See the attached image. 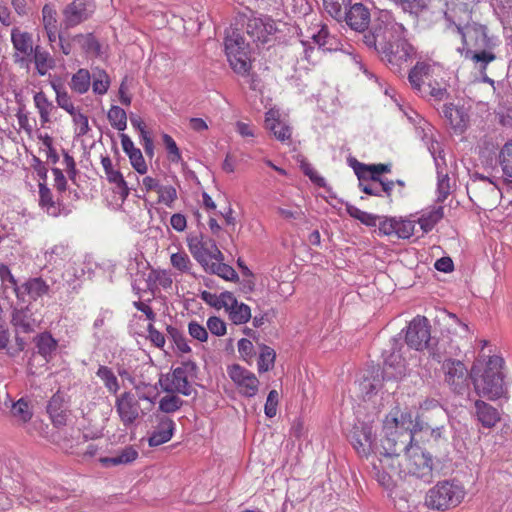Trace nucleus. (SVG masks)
<instances>
[{
	"label": "nucleus",
	"instance_id": "f257e3e1",
	"mask_svg": "<svg viewBox=\"0 0 512 512\" xmlns=\"http://www.w3.org/2000/svg\"><path fill=\"white\" fill-rule=\"evenodd\" d=\"M419 430L431 431V434H440V428L436 424L425 423L421 425L419 421L414 423L412 414L408 411H402L399 407H394L385 416L383 421L384 436L381 439L379 457L373 462V472H377L391 467L413 444L414 435Z\"/></svg>",
	"mask_w": 512,
	"mask_h": 512
},
{
	"label": "nucleus",
	"instance_id": "f03ea898",
	"mask_svg": "<svg viewBox=\"0 0 512 512\" xmlns=\"http://www.w3.org/2000/svg\"><path fill=\"white\" fill-rule=\"evenodd\" d=\"M433 471V460L419 445H411L409 449L392 464L391 467L377 472L378 483L386 489L396 486L399 480L408 476L419 479H430Z\"/></svg>",
	"mask_w": 512,
	"mask_h": 512
},
{
	"label": "nucleus",
	"instance_id": "7ed1b4c3",
	"mask_svg": "<svg viewBox=\"0 0 512 512\" xmlns=\"http://www.w3.org/2000/svg\"><path fill=\"white\" fill-rule=\"evenodd\" d=\"M187 246L206 273L215 274L226 281L235 282L239 279L235 269L223 262L224 255L215 240L203 235L188 237Z\"/></svg>",
	"mask_w": 512,
	"mask_h": 512
},
{
	"label": "nucleus",
	"instance_id": "20e7f679",
	"mask_svg": "<svg viewBox=\"0 0 512 512\" xmlns=\"http://www.w3.org/2000/svg\"><path fill=\"white\" fill-rule=\"evenodd\" d=\"M466 496L467 489L460 480L444 479L428 489L424 505L430 510L445 512L460 506Z\"/></svg>",
	"mask_w": 512,
	"mask_h": 512
},
{
	"label": "nucleus",
	"instance_id": "39448f33",
	"mask_svg": "<svg viewBox=\"0 0 512 512\" xmlns=\"http://www.w3.org/2000/svg\"><path fill=\"white\" fill-rule=\"evenodd\" d=\"M503 363L501 357L491 356L487 360L483 372L480 375L473 369L474 387L479 396L489 400H496L504 395Z\"/></svg>",
	"mask_w": 512,
	"mask_h": 512
},
{
	"label": "nucleus",
	"instance_id": "423d86ee",
	"mask_svg": "<svg viewBox=\"0 0 512 512\" xmlns=\"http://www.w3.org/2000/svg\"><path fill=\"white\" fill-rule=\"evenodd\" d=\"M224 46L228 62L233 71L240 75L247 74L251 64L248 58V44L242 34L237 29H228Z\"/></svg>",
	"mask_w": 512,
	"mask_h": 512
},
{
	"label": "nucleus",
	"instance_id": "0eeeda50",
	"mask_svg": "<svg viewBox=\"0 0 512 512\" xmlns=\"http://www.w3.org/2000/svg\"><path fill=\"white\" fill-rule=\"evenodd\" d=\"M196 375V363L191 360L183 361L180 366L174 368L172 372L167 375L165 381L161 383V386L166 392L189 396L194 391L192 382L196 378Z\"/></svg>",
	"mask_w": 512,
	"mask_h": 512
},
{
	"label": "nucleus",
	"instance_id": "6e6552de",
	"mask_svg": "<svg viewBox=\"0 0 512 512\" xmlns=\"http://www.w3.org/2000/svg\"><path fill=\"white\" fill-rule=\"evenodd\" d=\"M432 66L425 62H418L409 72L411 86L423 97L431 96L436 100H442L446 95V89L438 82H432Z\"/></svg>",
	"mask_w": 512,
	"mask_h": 512
},
{
	"label": "nucleus",
	"instance_id": "1a4fd4ad",
	"mask_svg": "<svg viewBox=\"0 0 512 512\" xmlns=\"http://www.w3.org/2000/svg\"><path fill=\"white\" fill-rule=\"evenodd\" d=\"M467 192L469 198L484 209L496 206L501 194L497 185L484 176L473 177L467 185Z\"/></svg>",
	"mask_w": 512,
	"mask_h": 512
},
{
	"label": "nucleus",
	"instance_id": "9d476101",
	"mask_svg": "<svg viewBox=\"0 0 512 512\" xmlns=\"http://www.w3.org/2000/svg\"><path fill=\"white\" fill-rule=\"evenodd\" d=\"M416 220L403 217H382L378 223L379 234L396 239H409L415 233Z\"/></svg>",
	"mask_w": 512,
	"mask_h": 512
},
{
	"label": "nucleus",
	"instance_id": "9b49d317",
	"mask_svg": "<svg viewBox=\"0 0 512 512\" xmlns=\"http://www.w3.org/2000/svg\"><path fill=\"white\" fill-rule=\"evenodd\" d=\"M139 400L131 391H125L116 397L115 409L124 426L132 425L143 414Z\"/></svg>",
	"mask_w": 512,
	"mask_h": 512
},
{
	"label": "nucleus",
	"instance_id": "f8f14e48",
	"mask_svg": "<svg viewBox=\"0 0 512 512\" xmlns=\"http://www.w3.org/2000/svg\"><path fill=\"white\" fill-rule=\"evenodd\" d=\"M227 373L241 395L254 397L257 394L260 382L253 372L233 364L227 368Z\"/></svg>",
	"mask_w": 512,
	"mask_h": 512
},
{
	"label": "nucleus",
	"instance_id": "ddd939ff",
	"mask_svg": "<svg viewBox=\"0 0 512 512\" xmlns=\"http://www.w3.org/2000/svg\"><path fill=\"white\" fill-rule=\"evenodd\" d=\"M430 325L424 316L413 318L406 331L405 341L410 348L417 351L424 350L430 341Z\"/></svg>",
	"mask_w": 512,
	"mask_h": 512
},
{
	"label": "nucleus",
	"instance_id": "4468645a",
	"mask_svg": "<svg viewBox=\"0 0 512 512\" xmlns=\"http://www.w3.org/2000/svg\"><path fill=\"white\" fill-rule=\"evenodd\" d=\"M276 31V23L269 16L251 17L246 25L247 34L257 45L269 43Z\"/></svg>",
	"mask_w": 512,
	"mask_h": 512
},
{
	"label": "nucleus",
	"instance_id": "2eb2a0df",
	"mask_svg": "<svg viewBox=\"0 0 512 512\" xmlns=\"http://www.w3.org/2000/svg\"><path fill=\"white\" fill-rule=\"evenodd\" d=\"M445 382L454 390L461 391L467 385L468 369L457 359H445L442 364Z\"/></svg>",
	"mask_w": 512,
	"mask_h": 512
},
{
	"label": "nucleus",
	"instance_id": "dca6fc26",
	"mask_svg": "<svg viewBox=\"0 0 512 512\" xmlns=\"http://www.w3.org/2000/svg\"><path fill=\"white\" fill-rule=\"evenodd\" d=\"M93 13L90 0H74L63 10V25L66 29L75 27L87 20Z\"/></svg>",
	"mask_w": 512,
	"mask_h": 512
},
{
	"label": "nucleus",
	"instance_id": "f3484780",
	"mask_svg": "<svg viewBox=\"0 0 512 512\" xmlns=\"http://www.w3.org/2000/svg\"><path fill=\"white\" fill-rule=\"evenodd\" d=\"M264 127L281 143L287 145L291 144L292 128L281 119L278 110L269 109L265 113Z\"/></svg>",
	"mask_w": 512,
	"mask_h": 512
},
{
	"label": "nucleus",
	"instance_id": "a211bd4d",
	"mask_svg": "<svg viewBox=\"0 0 512 512\" xmlns=\"http://www.w3.org/2000/svg\"><path fill=\"white\" fill-rule=\"evenodd\" d=\"M352 443L357 454L361 457H368L373 452L375 433L368 425L355 426L350 434Z\"/></svg>",
	"mask_w": 512,
	"mask_h": 512
},
{
	"label": "nucleus",
	"instance_id": "6ab92c4d",
	"mask_svg": "<svg viewBox=\"0 0 512 512\" xmlns=\"http://www.w3.org/2000/svg\"><path fill=\"white\" fill-rule=\"evenodd\" d=\"M11 43L13 45L15 61H25L32 55L33 50V37L32 34L21 30L19 27H14L11 30Z\"/></svg>",
	"mask_w": 512,
	"mask_h": 512
},
{
	"label": "nucleus",
	"instance_id": "aec40b11",
	"mask_svg": "<svg viewBox=\"0 0 512 512\" xmlns=\"http://www.w3.org/2000/svg\"><path fill=\"white\" fill-rule=\"evenodd\" d=\"M36 353L42 357L43 363L40 365L44 367L54 358L58 349V341L48 331L37 334L33 338Z\"/></svg>",
	"mask_w": 512,
	"mask_h": 512
},
{
	"label": "nucleus",
	"instance_id": "412c9836",
	"mask_svg": "<svg viewBox=\"0 0 512 512\" xmlns=\"http://www.w3.org/2000/svg\"><path fill=\"white\" fill-rule=\"evenodd\" d=\"M346 24L353 30L362 32L370 22V13L361 3H355L343 14Z\"/></svg>",
	"mask_w": 512,
	"mask_h": 512
},
{
	"label": "nucleus",
	"instance_id": "4be33fe9",
	"mask_svg": "<svg viewBox=\"0 0 512 512\" xmlns=\"http://www.w3.org/2000/svg\"><path fill=\"white\" fill-rule=\"evenodd\" d=\"M174 430L175 423L171 418L167 416L159 417L157 425L149 436V446L156 447L167 443L171 440Z\"/></svg>",
	"mask_w": 512,
	"mask_h": 512
},
{
	"label": "nucleus",
	"instance_id": "5701e85b",
	"mask_svg": "<svg viewBox=\"0 0 512 512\" xmlns=\"http://www.w3.org/2000/svg\"><path fill=\"white\" fill-rule=\"evenodd\" d=\"M457 30H458L459 34L461 35L462 42L464 45L462 49L459 48V51L461 53H463L465 51L466 58L470 57L473 61H475L477 63H481L480 64L481 69H483V70L486 69L487 64L494 61L496 56L492 52H489L486 50L472 53V51L469 49L468 39H472L473 34H476V31L464 32L463 29L460 27H457Z\"/></svg>",
	"mask_w": 512,
	"mask_h": 512
},
{
	"label": "nucleus",
	"instance_id": "b1692460",
	"mask_svg": "<svg viewBox=\"0 0 512 512\" xmlns=\"http://www.w3.org/2000/svg\"><path fill=\"white\" fill-rule=\"evenodd\" d=\"M39 188V207L49 216L58 217L61 214L62 204L59 201L54 200L52 190L47 186L46 183L40 182Z\"/></svg>",
	"mask_w": 512,
	"mask_h": 512
},
{
	"label": "nucleus",
	"instance_id": "393cba45",
	"mask_svg": "<svg viewBox=\"0 0 512 512\" xmlns=\"http://www.w3.org/2000/svg\"><path fill=\"white\" fill-rule=\"evenodd\" d=\"M306 37L311 38L323 50L332 51L337 48L334 37L330 35L324 24H315L313 27H309Z\"/></svg>",
	"mask_w": 512,
	"mask_h": 512
},
{
	"label": "nucleus",
	"instance_id": "a878e982",
	"mask_svg": "<svg viewBox=\"0 0 512 512\" xmlns=\"http://www.w3.org/2000/svg\"><path fill=\"white\" fill-rule=\"evenodd\" d=\"M20 288L22 291V298L20 300H24V296L27 294L32 300L36 301L50 292V285L41 277L28 279Z\"/></svg>",
	"mask_w": 512,
	"mask_h": 512
},
{
	"label": "nucleus",
	"instance_id": "bb28decb",
	"mask_svg": "<svg viewBox=\"0 0 512 512\" xmlns=\"http://www.w3.org/2000/svg\"><path fill=\"white\" fill-rule=\"evenodd\" d=\"M475 408L477 419L485 428H493L501 419L499 411L482 400L475 402Z\"/></svg>",
	"mask_w": 512,
	"mask_h": 512
},
{
	"label": "nucleus",
	"instance_id": "cd10ccee",
	"mask_svg": "<svg viewBox=\"0 0 512 512\" xmlns=\"http://www.w3.org/2000/svg\"><path fill=\"white\" fill-rule=\"evenodd\" d=\"M138 458V451L132 446L122 449L117 455L112 457H101L100 463L105 466H118L132 463Z\"/></svg>",
	"mask_w": 512,
	"mask_h": 512
},
{
	"label": "nucleus",
	"instance_id": "c85d7f7f",
	"mask_svg": "<svg viewBox=\"0 0 512 512\" xmlns=\"http://www.w3.org/2000/svg\"><path fill=\"white\" fill-rule=\"evenodd\" d=\"M32 55L36 71L40 76H45L49 70L54 68V59L50 53L41 46L37 45L33 50Z\"/></svg>",
	"mask_w": 512,
	"mask_h": 512
},
{
	"label": "nucleus",
	"instance_id": "c756f323",
	"mask_svg": "<svg viewBox=\"0 0 512 512\" xmlns=\"http://www.w3.org/2000/svg\"><path fill=\"white\" fill-rule=\"evenodd\" d=\"M415 54L413 46L406 40H399L395 45H391V52L388 55L390 63L400 64L411 59Z\"/></svg>",
	"mask_w": 512,
	"mask_h": 512
},
{
	"label": "nucleus",
	"instance_id": "7c9ffc66",
	"mask_svg": "<svg viewBox=\"0 0 512 512\" xmlns=\"http://www.w3.org/2000/svg\"><path fill=\"white\" fill-rule=\"evenodd\" d=\"M34 105L39 113L42 126L50 122L54 105L43 91L36 92L33 96Z\"/></svg>",
	"mask_w": 512,
	"mask_h": 512
},
{
	"label": "nucleus",
	"instance_id": "2f4dec72",
	"mask_svg": "<svg viewBox=\"0 0 512 512\" xmlns=\"http://www.w3.org/2000/svg\"><path fill=\"white\" fill-rule=\"evenodd\" d=\"M70 89L80 95L89 91L91 86V73L88 69L80 68L71 77L69 82Z\"/></svg>",
	"mask_w": 512,
	"mask_h": 512
},
{
	"label": "nucleus",
	"instance_id": "473e14b6",
	"mask_svg": "<svg viewBox=\"0 0 512 512\" xmlns=\"http://www.w3.org/2000/svg\"><path fill=\"white\" fill-rule=\"evenodd\" d=\"M201 299L216 309H225L226 306H231L235 303V296L229 291L222 292L219 295L209 291H203L201 293Z\"/></svg>",
	"mask_w": 512,
	"mask_h": 512
},
{
	"label": "nucleus",
	"instance_id": "72a5a7b5",
	"mask_svg": "<svg viewBox=\"0 0 512 512\" xmlns=\"http://www.w3.org/2000/svg\"><path fill=\"white\" fill-rule=\"evenodd\" d=\"M225 311L229 315V319L236 325L245 324L251 318V309L245 303H239L235 298V303L226 306Z\"/></svg>",
	"mask_w": 512,
	"mask_h": 512
},
{
	"label": "nucleus",
	"instance_id": "f704fd0d",
	"mask_svg": "<svg viewBox=\"0 0 512 512\" xmlns=\"http://www.w3.org/2000/svg\"><path fill=\"white\" fill-rule=\"evenodd\" d=\"M111 85L108 73L104 69L95 68L91 74V86L95 95H105Z\"/></svg>",
	"mask_w": 512,
	"mask_h": 512
},
{
	"label": "nucleus",
	"instance_id": "c9c22d12",
	"mask_svg": "<svg viewBox=\"0 0 512 512\" xmlns=\"http://www.w3.org/2000/svg\"><path fill=\"white\" fill-rule=\"evenodd\" d=\"M72 42L78 44L87 55L99 56L101 53V45L91 33L77 34L73 36Z\"/></svg>",
	"mask_w": 512,
	"mask_h": 512
},
{
	"label": "nucleus",
	"instance_id": "e433bc0d",
	"mask_svg": "<svg viewBox=\"0 0 512 512\" xmlns=\"http://www.w3.org/2000/svg\"><path fill=\"white\" fill-rule=\"evenodd\" d=\"M97 377L103 382L107 391L116 395L120 389L119 381L113 370L105 365H100L96 372Z\"/></svg>",
	"mask_w": 512,
	"mask_h": 512
},
{
	"label": "nucleus",
	"instance_id": "4c0bfd02",
	"mask_svg": "<svg viewBox=\"0 0 512 512\" xmlns=\"http://www.w3.org/2000/svg\"><path fill=\"white\" fill-rule=\"evenodd\" d=\"M170 264L180 274H192L194 267L189 255L183 250L171 253Z\"/></svg>",
	"mask_w": 512,
	"mask_h": 512
},
{
	"label": "nucleus",
	"instance_id": "58836bf2",
	"mask_svg": "<svg viewBox=\"0 0 512 512\" xmlns=\"http://www.w3.org/2000/svg\"><path fill=\"white\" fill-rule=\"evenodd\" d=\"M51 87L55 92V98L57 105L65 110L68 114L73 113V110L76 108L74 106L73 100L69 93L66 91L64 86L61 83L51 82Z\"/></svg>",
	"mask_w": 512,
	"mask_h": 512
},
{
	"label": "nucleus",
	"instance_id": "ea45409f",
	"mask_svg": "<svg viewBox=\"0 0 512 512\" xmlns=\"http://www.w3.org/2000/svg\"><path fill=\"white\" fill-rule=\"evenodd\" d=\"M105 175L108 182L115 185L114 191L120 195L122 200H125L129 196L130 189L122 173L113 168L105 173Z\"/></svg>",
	"mask_w": 512,
	"mask_h": 512
},
{
	"label": "nucleus",
	"instance_id": "a19ab883",
	"mask_svg": "<svg viewBox=\"0 0 512 512\" xmlns=\"http://www.w3.org/2000/svg\"><path fill=\"white\" fill-rule=\"evenodd\" d=\"M107 118L114 129L118 131H124L126 129L127 114L123 108L112 105L107 113Z\"/></svg>",
	"mask_w": 512,
	"mask_h": 512
},
{
	"label": "nucleus",
	"instance_id": "79ce46f5",
	"mask_svg": "<svg viewBox=\"0 0 512 512\" xmlns=\"http://www.w3.org/2000/svg\"><path fill=\"white\" fill-rule=\"evenodd\" d=\"M443 218V208L438 207L422 215L416 223L420 225V228L424 233L430 232L435 225Z\"/></svg>",
	"mask_w": 512,
	"mask_h": 512
},
{
	"label": "nucleus",
	"instance_id": "37998d69",
	"mask_svg": "<svg viewBox=\"0 0 512 512\" xmlns=\"http://www.w3.org/2000/svg\"><path fill=\"white\" fill-rule=\"evenodd\" d=\"M275 359V350L269 346L263 345L261 347L257 363L259 373L271 370L274 367Z\"/></svg>",
	"mask_w": 512,
	"mask_h": 512
},
{
	"label": "nucleus",
	"instance_id": "c03bdc74",
	"mask_svg": "<svg viewBox=\"0 0 512 512\" xmlns=\"http://www.w3.org/2000/svg\"><path fill=\"white\" fill-rule=\"evenodd\" d=\"M499 162L504 175L512 182V140L502 147L499 154Z\"/></svg>",
	"mask_w": 512,
	"mask_h": 512
},
{
	"label": "nucleus",
	"instance_id": "a18cd8bd",
	"mask_svg": "<svg viewBox=\"0 0 512 512\" xmlns=\"http://www.w3.org/2000/svg\"><path fill=\"white\" fill-rule=\"evenodd\" d=\"M346 211L349 214V216H351L354 219L359 220L362 224H364L366 226H370V227L376 226L377 220L380 219V217L373 215L371 213L362 211L358 207L351 205V204L346 205Z\"/></svg>",
	"mask_w": 512,
	"mask_h": 512
},
{
	"label": "nucleus",
	"instance_id": "49530a36",
	"mask_svg": "<svg viewBox=\"0 0 512 512\" xmlns=\"http://www.w3.org/2000/svg\"><path fill=\"white\" fill-rule=\"evenodd\" d=\"M149 280L165 290L170 289L173 284L172 274L167 269H152L149 273Z\"/></svg>",
	"mask_w": 512,
	"mask_h": 512
},
{
	"label": "nucleus",
	"instance_id": "de8ad7c7",
	"mask_svg": "<svg viewBox=\"0 0 512 512\" xmlns=\"http://www.w3.org/2000/svg\"><path fill=\"white\" fill-rule=\"evenodd\" d=\"M11 414L21 424L28 422L32 418V412L29 409V404L23 398L19 399L12 405Z\"/></svg>",
	"mask_w": 512,
	"mask_h": 512
},
{
	"label": "nucleus",
	"instance_id": "09e8293b",
	"mask_svg": "<svg viewBox=\"0 0 512 512\" xmlns=\"http://www.w3.org/2000/svg\"><path fill=\"white\" fill-rule=\"evenodd\" d=\"M443 114L454 129L462 130L463 127L465 126L464 117L461 111L454 105H445L443 109Z\"/></svg>",
	"mask_w": 512,
	"mask_h": 512
},
{
	"label": "nucleus",
	"instance_id": "8fccbe9b",
	"mask_svg": "<svg viewBox=\"0 0 512 512\" xmlns=\"http://www.w3.org/2000/svg\"><path fill=\"white\" fill-rule=\"evenodd\" d=\"M363 172H369L371 180H381L380 175L390 172V166L382 163L372 165L359 164V169L356 170V173L360 179L364 177Z\"/></svg>",
	"mask_w": 512,
	"mask_h": 512
},
{
	"label": "nucleus",
	"instance_id": "3c124183",
	"mask_svg": "<svg viewBox=\"0 0 512 512\" xmlns=\"http://www.w3.org/2000/svg\"><path fill=\"white\" fill-rule=\"evenodd\" d=\"M162 140L167 151L168 160L172 163H179L182 161V155L175 140L169 134H163Z\"/></svg>",
	"mask_w": 512,
	"mask_h": 512
},
{
	"label": "nucleus",
	"instance_id": "603ef678",
	"mask_svg": "<svg viewBox=\"0 0 512 512\" xmlns=\"http://www.w3.org/2000/svg\"><path fill=\"white\" fill-rule=\"evenodd\" d=\"M69 115L72 117L77 134L79 136L86 135L90 130L88 117L79 108H75Z\"/></svg>",
	"mask_w": 512,
	"mask_h": 512
},
{
	"label": "nucleus",
	"instance_id": "864d4df0",
	"mask_svg": "<svg viewBox=\"0 0 512 512\" xmlns=\"http://www.w3.org/2000/svg\"><path fill=\"white\" fill-rule=\"evenodd\" d=\"M0 280L2 282V285H6L8 283L12 287L18 299L22 298L21 288L20 286H18L17 280L12 274L10 268L5 264H0Z\"/></svg>",
	"mask_w": 512,
	"mask_h": 512
},
{
	"label": "nucleus",
	"instance_id": "5fc2aeb1",
	"mask_svg": "<svg viewBox=\"0 0 512 512\" xmlns=\"http://www.w3.org/2000/svg\"><path fill=\"white\" fill-rule=\"evenodd\" d=\"M42 24L45 31L58 28L57 12L50 4H45L42 8Z\"/></svg>",
	"mask_w": 512,
	"mask_h": 512
},
{
	"label": "nucleus",
	"instance_id": "6e6d98bb",
	"mask_svg": "<svg viewBox=\"0 0 512 512\" xmlns=\"http://www.w3.org/2000/svg\"><path fill=\"white\" fill-rule=\"evenodd\" d=\"M326 11L335 19L343 17V7H346L350 0H323Z\"/></svg>",
	"mask_w": 512,
	"mask_h": 512
},
{
	"label": "nucleus",
	"instance_id": "4d7b16f0",
	"mask_svg": "<svg viewBox=\"0 0 512 512\" xmlns=\"http://www.w3.org/2000/svg\"><path fill=\"white\" fill-rule=\"evenodd\" d=\"M183 401L174 394L162 397L159 401V409L165 413L177 411L182 406Z\"/></svg>",
	"mask_w": 512,
	"mask_h": 512
},
{
	"label": "nucleus",
	"instance_id": "13d9d810",
	"mask_svg": "<svg viewBox=\"0 0 512 512\" xmlns=\"http://www.w3.org/2000/svg\"><path fill=\"white\" fill-rule=\"evenodd\" d=\"M177 200V190L172 185H165L159 191L158 203L164 204L169 208L173 207L174 202Z\"/></svg>",
	"mask_w": 512,
	"mask_h": 512
},
{
	"label": "nucleus",
	"instance_id": "bf43d9fd",
	"mask_svg": "<svg viewBox=\"0 0 512 512\" xmlns=\"http://www.w3.org/2000/svg\"><path fill=\"white\" fill-rule=\"evenodd\" d=\"M238 352L241 358L248 364H251L255 356V349L253 343L246 338L238 341Z\"/></svg>",
	"mask_w": 512,
	"mask_h": 512
},
{
	"label": "nucleus",
	"instance_id": "052dcab7",
	"mask_svg": "<svg viewBox=\"0 0 512 512\" xmlns=\"http://www.w3.org/2000/svg\"><path fill=\"white\" fill-rule=\"evenodd\" d=\"M451 191L450 179L447 174H438L437 183V201L443 202L447 199Z\"/></svg>",
	"mask_w": 512,
	"mask_h": 512
},
{
	"label": "nucleus",
	"instance_id": "680f3d73",
	"mask_svg": "<svg viewBox=\"0 0 512 512\" xmlns=\"http://www.w3.org/2000/svg\"><path fill=\"white\" fill-rule=\"evenodd\" d=\"M167 331L173 338V341L180 352L189 353L191 351V348L188 344L186 337L183 334H181L176 328L168 326Z\"/></svg>",
	"mask_w": 512,
	"mask_h": 512
},
{
	"label": "nucleus",
	"instance_id": "e2e57ef3",
	"mask_svg": "<svg viewBox=\"0 0 512 512\" xmlns=\"http://www.w3.org/2000/svg\"><path fill=\"white\" fill-rule=\"evenodd\" d=\"M402 9L410 14L418 15L428 4V0H399Z\"/></svg>",
	"mask_w": 512,
	"mask_h": 512
},
{
	"label": "nucleus",
	"instance_id": "0e129e2a",
	"mask_svg": "<svg viewBox=\"0 0 512 512\" xmlns=\"http://www.w3.org/2000/svg\"><path fill=\"white\" fill-rule=\"evenodd\" d=\"M279 402V394L276 390H271L268 393L267 400L264 406L265 415L269 418L277 414V406Z\"/></svg>",
	"mask_w": 512,
	"mask_h": 512
},
{
	"label": "nucleus",
	"instance_id": "69168bd1",
	"mask_svg": "<svg viewBox=\"0 0 512 512\" xmlns=\"http://www.w3.org/2000/svg\"><path fill=\"white\" fill-rule=\"evenodd\" d=\"M188 332L191 337L200 342H206L208 339L207 329L196 321H191L188 324Z\"/></svg>",
	"mask_w": 512,
	"mask_h": 512
},
{
	"label": "nucleus",
	"instance_id": "338daca9",
	"mask_svg": "<svg viewBox=\"0 0 512 512\" xmlns=\"http://www.w3.org/2000/svg\"><path fill=\"white\" fill-rule=\"evenodd\" d=\"M207 328L216 336H223L226 334V324L219 317L212 316L207 320Z\"/></svg>",
	"mask_w": 512,
	"mask_h": 512
},
{
	"label": "nucleus",
	"instance_id": "774afa93",
	"mask_svg": "<svg viewBox=\"0 0 512 512\" xmlns=\"http://www.w3.org/2000/svg\"><path fill=\"white\" fill-rule=\"evenodd\" d=\"M129 161L132 165V167L139 173V174H145L148 170V166L146 164V161L143 157V154L141 150L136 152L135 154L129 155Z\"/></svg>",
	"mask_w": 512,
	"mask_h": 512
}]
</instances>
